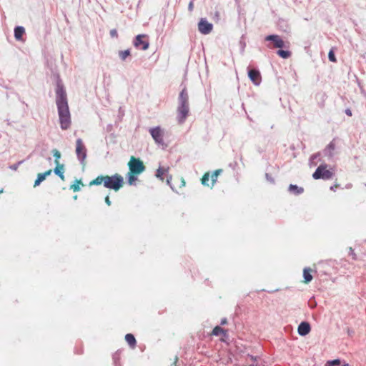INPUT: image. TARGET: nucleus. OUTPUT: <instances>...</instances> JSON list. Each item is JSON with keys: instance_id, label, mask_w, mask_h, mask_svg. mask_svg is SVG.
<instances>
[{"instance_id": "42", "label": "nucleus", "mask_w": 366, "mask_h": 366, "mask_svg": "<svg viewBox=\"0 0 366 366\" xmlns=\"http://www.w3.org/2000/svg\"><path fill=\"white\" fill-rule=\"evenodd\" d=\"M227 319L222 320L221 325H224V324H227Z\"/></svg>"}, {"instance_id": "15", "label": "nucleus", "mask_w": 366, "mask_h": 366, "mask_svg": "<svg viewBox=\"0 0 366 366\" xmlns=\"http://www.w3.org/2000/svg\"><path fill=\"white\" fill-rule=\"evenodd\" d=\"M25 33V29L23 26H18L14 29V37L16 40H21L23 34Z\"/></svg>"}, {"instance_id": "13", "label": "nucleus", "mask_w": 366, "mask_h": 366, "mask_svg": "<svg viewBox=\"0 0 366 366\" xmlns=\"http://www.w3.org/2000/svg\"><path fill=\"white\" fill-rule=\"evenodd\" d=\"M56 167L54 169L55 174L59 177L61 180H64V165L60 164L59 161H56Z\"/></svg>"}, {"instance_id": "39", "label": "nucleus", "mask_w": 366, "mask_h": 366, "mask_svg": "<svg viewBox=\"0 0 366 366\" xmlns=\"http://www.w3.org/2000/svg\"><path fill=\"white\" fill-rule=\"evenodd\" d=\"M193 8H194V4H193V1H190L189 5H188V10L189 11H192L193 10Z\"/></svg>"}, {"instance_id": "12", "label": "nucleus", "mask_w": 366, "mask_h": 366, "mask_svg": "<svg viewBox=\"0 0 366 366\" xmlns=\"http://www.w3.org/2000/svg\"><path fill=\"white\" fill-rule=\"evenodd\" d=\"M310 325L307 322H302L300 324L298 327V333L302 335L305 336L310 332Z\"/></svg>"}, {"instance_id": "40", "label": "nucleus", "mask_w": 366, "mask_h": 366, "mask_svg": "<svg viewBox=\"0 0 366 366\" xmlns=\"http://www.w3.org/2000/svg\"><path fill=\"white\" fill-rule=\"evenodd\" d=\"M339 187H340L339 184H335L333 186L330 187V189L332 190V191H335V189Z\"/></svg>"}, {"instance_id": "34", "label": "nucleus", "mask_w": 366, "mask_h": 366, "mask_svg": "<svg viewBox=\"0 0 366 366\" xmlns=\"http://www.w3.org/2000/svg\"><path fill=\"white\" fill-rule=\"evenodd\" d=\"M312 272V269L310 267H305L303 269V274H310V273Z\"/></svg>"}, {"instance_id": "24", "label": "nucleus", "mask_w": 366, "mask_h": 366, "mask_svg": "<svg viewBox=\"0 0 366 366\" xmlns=\"http://www.w3.org/2000/svg\"><path fill=\"white\" fill-rule=\"evenodd\" d=\"M129 55H130L129 49L119 51V56L122 61H124L127 59V57L129 56Z\"/></svg>"}, {"instance_id": "43", "label": "nucleus", "mask_w": 366, "mask_h": 366, "mask_svg": "<svg viewBox=\"0 0 366 366\" xmlns=\"http://www.w3.org/2000/svg\"><path fill=\"white\" fill-rule=\"evenodd\" d=\"M171 179H172V176H169V177H167V183L168 184H169Z\"/></svg>"}, {"instance_id": "8", "label": "nucleus", "mask_w": 366, "mask_h": 366, "mask_svg": "<svg viewBox=\"0 0 366 366\" xmlns=\"http://www.w3.org/2000/svg\"><path fill=\"white\" fill-rule=\"evenodd\" d=\"M265 41H271L273 44V48L285 47V42L282 38L276 34L268 35L265 37Z\"/></svg>"}, {"instance_id": "26", "label": "nucleus", "mask_w": 366, "mask_h": 366, "mask_svg": "<svg viewBox=\"0 0 366 366\" xmlns=\"http://www.w3.org/2000/svg\"><path fill=\"white\" fill-rule=\"evenodd\" d=\"M44 179H45V178L43 176V174L41 173H39L37 174V178L34 182V187H36L39 186L41 184V182H42Z\"/></svg>"}, {"instance_id": "5", "label": "nucleus", "mask_w": 366, "mask_h": 366, "mask_svg": "<svg viewBox=\"0 0 366 366\" xmlns=\"http://www.w3.org/2000/svg\"><path fill=\"white\" fill-rule=\"evenodd\" d=\"M327 164L320 165L312 174V177L315 179H322L325 180L330 179L333 177V172L329 169H327Z\"/></svg>"}, {"instance_id": "36", "label": "nucleus", "mask_w": 366, "mask_h": 366, "mask_svg": "<svg viewBox=\"0 0 366 366\" xmlns=\"http://www.w3.org/2000/svg\"><path fill=\"white\" fill-rule=\"evenodd\" d=\"M51 172H52L51 169H49V170H47L45 172L41 173V174H43V176L46 179V177L49 176L51 174Z\"/></svg>"}, {"instance_id": "31", "label": "nucleus", "mask_w": 366, "mask_h": 366, "mask_svg": "<svg viewBox=\"0 0 366 366\" xmlns=\"http://www.w3.org/2000/svg\"><path fill=\"white\" fill-rule=\"evenodd\" d=\"M22 162H23V161H20V162H17V163H16V164H14L11 165V166L9 167V168H10L11 169H12V170L16 171V170L18 169L19 166Z\"/></svg>"}, {"instance_id": "1", "label": "nucleus", "mask_w": 366, "mask_h": 366, "mask_svg": "<svg viewBox=\"0 0 366 366\" xmlns=\"http://www.w3.org/2000/svg\"><path fill=\"white\" fill-rule=\"evenodd\" d=\"M56 104L58 109L59 123L61 129L66 130L71 125V117L67 102V96L64 85L59 80L56 88Z\"/></svg>"}, {"instance_id": "35", "label": "nucleus", "mask_w": 366, "mask_h": 366, "mask_svg": "<svg viewBox=\"0 0 366 366\" xmlns=\"http://www.w3.org/2000/svg\"><path fill=\"white\" fill-rule=\"evenodd\" d=\"M313 276H304L305 279L303 280V282L307 284L312 280Z\"/></svg>"}, {"instance_id": "25", "label": "nucleus", "mask_w": 366, "mask_h": 366, "mask_svg": "<svg viewBox=\"0 0 366 366\" xmlns=\"http://www.w3.org/2000/svg\"><path fill=\"white\" fill-rule=\"evenodd\" d=\"M136 175H138L137 174H133L131 172H129L127 174L128 177V184L132 185L133 183L137 180Z\"/></svg>"}, {"instance_id": "3", "label": "nucleus", "mask_w": 366, "mask_h": 366, "mask_svg": "<svg viewBox=\"0 0 366 366\" xmlns=\"http://www.w3.org/2000/svg\"><path fill=\"white\" fill-rule=\"evenodd\" d=\"M123 184L124 179L120 174H115L112 176L105 175L104 186L106 188L117 192L123 187Z\"/></svg>"}, {"instance_id": "10", "label": "nucleus", "mask_w": 366, "mask_h": 366, "mask_svg": "<svg viewBox=\"0 0 366 366\" xmlns=\"http://www.w3.org/2000/svg\"><path fill=\"white\" fill-rule=\"evenodd\" d=\"M147 36L144 34H139L136 36L134 41V45L135 47H141L142 50H147L149 48V42L142 40V38L146 37Z\"/></svg>"}, {"instance_id": "9", "label": "nucleus", "mask_w": 366, "mask_h": 366, "mask_svg": "<svg viewBox=\"0 0 366 366\" xmlns=\"http://www.w3.org/2000/svg\"><path fill=\"white\" fill-rule=\"evenodd\" d=\"M213 29V25L209 23L206 19H201L198 24V29L202 34H209Z\"/></svg>"}, {"instance_id": "6", "label": "nucleus", "mask_w": 366, "mask_h": 366, "mask_svg": "<svg viewBox=\"0 0 366 366\" xmlns=\"http://www.w3.org/2000/svg\"><path fill=\"white\" fill-rule=\"evenodd\" d=\"M129 172L133 174H139L143 172L145 169V167L143 162L134 157H132L130 161L128 163Z\"/></svg>"}, {"instance_id": "45", "label": "nucleus", "mask_w": 366, "mask_h": 366, "mask_svg": "<svg viewBox=\"0 0 366 366\" xmlns=\"http://www.w3.org/2000/svg\"><path fill=\"white\" fill-rule=\"evenodd\" d=\"M181 182H182V186H184L185 185V181L183 178L181 179Z\"/></svg>"}, {"instance_id": "44", "label": "nucleus", "mask_w": 366, "mask_h": 366, "mask_svg": "<svg viewBox=\"0 0 366 366\" xmlns=\"http://www.w3.org/2000/svg\"><path fill=\"white\" fill-rule=\"evenodd\" d=\"M317 155H318V154H314V155H312V156L311 157V159H312V160H314L315 159H316V158L317 157Z\"/></svg>"}, {"instance_id": "27", "label": "nucleus", "mask_w": 366, "mask_h": 366, "mask_svg": "<svg viewBox=\"0 0 366 366\" xmlns=\"http://www.w3.org/2000/svg\"><path fill=\"white\" fill-rule=\"evenodd\" d=\"M52 154H53V156L55 158V164H56V161H59V159L61 158V153L60 152L56 149H54L52 150Z\"/></svg>"}, {"instance_id": "20", "label": "nucleus", "mask_w": 366, "mask_h": 366, "mask_svg": "<svg viewBox=\"0 0 366 366\" xmlns=\"http://www.w3.org/2000/svg\"><path fill=\"white\" fill-rule=\"evenodd\" d=\"M222 172V169H216L213 172V173L211 175V180H212V184L214 186V183L217 182V177L219 174H220Z\"/></svg>"}, {"instance_id": "23", "label": "nucleus", "mask_w": 366, "mask_h": 366, "mask_svg": "<svg viewBox=\"0 0 366 366\" xmlns=\"http://www.w3.org/2000/svg\"><path fill=\"white\" fill-rule=\"evenodd\" d=\"M277 54L283 59H287L291 56V52L290 51H285L282 49L278 50Z\"/></svg>"}, {"instance_id": "11", "label": "nucleus", "mask_w": 366, "mask_h": 366, "mask_svg": "<svg viewBox=\"0 0 366 366\" xmlns=\"http://www.w3.org/2000/svg\"><path fill=\"white\" fill-rule=\"evenodd\" d=\"M248 76L254 84L259 85L261 82V75L258 70L254 69H249Z\"/></svg>"}, {"instance_id": "28", "label": "nucleus", "mask_w": 366, "mask_h": 366, "mask_svg": "<svg viewBox=\"0 0 366 366\" xmlns=\"http://www.w3.org/2000/svg\"><path fill=\"white\" fill-rule=\"evenodd\" d=\"M209 179V174L208 172H207L203 175V177L202 178V184L203 185L208 186L209 185V184H208Z\"/></svg>"}, {"instance_id": "22", "label": "nucleus", "mask_w": 366, "mask_h": 366, "mask_svg": "<svg viewBox=\"0 0 366 366\" xmlns=\"http://www.w3.org/2000/svg\"><path fill=\"white\" fill-rule=\"evenodd\" d=\"M79 184H83L81 179H76L74 184L70 186V189L74 192H79L80 190Z\"/></svg>"}, {"instance_id": "18", "label": "nucleus", "mask_w": 366, "mask_h": 366, "mask_svg": "<svg viewBox=\"0 0 366 366\" xmlns=\"http://www.w3.org/2000/svg\"><path fill=\"white\" fill-rule=\"evenodd\" d=\"M104 179H105V176L99 175L97 178H95L94 179L91 181L89 182V185L90 186H92V185H100L102 183H103V184H104Z\"/></svg>"}, {"instance_id": "2", "label": "nucleus", "mask_w": 366, "mask_h": 366, "mask_svg": "<svg viewBox=\"0 0 366 366\" xmlns=\"http://www.w3.org/2000/svg\"><path fill=\"white\" fill-rule=\"evenodd\" d=\"M177 112V119L179 124H183L189 112V95L185 87L182 90L179 95Z\"/></svg>"}, {"instance_id": "47", "label": "nucleus", "mask_w": 366, "mask_h": 366, "mask_svg": "<svg viewBox=\"0 0 366 366\" xmlns=\"http://www.w3.org/2000/svg\"><path fill=\"white\" fill-rule=\"evenodd\" d=\"M2 192H3V189H1V190H0V193H2Z\"/></svg>"}, {"instance_id": "7", "label": "nucleus", "mask_w": 366, "mask_h": 366, "mask_svg": "<svg viewBox=\"0 0 366 366\" xmlns=\"http://www.w3.org/2000/svg\"><path fill=\"white\" fill-rule=\"evenodd\" d=\"M149 132L156 144L159 145L164 144V131L161 129L160 127L150 128Z\"/></svg>"}, {"instance_id": "19", "label": "nucleus", "mask_w": 366, "mask_h": 366, "mask_svg": "<svg viewBox=\"0 0 366 366\" xmlns=\"http://www.w3.org/2000/svg\"><path fill=\"white\" fill-rule=\"evenodd\" d=\"M169 168L159 167L156 172V177L163 181V174L167 172Z\"/></svg>"}, {"instance_id": "37", "label": "nucleus", "mask_w": 366, "mask_h": 366, "mask_svg": "<svg viewBox=\"0 0 366 366\" xmlns=\"http://www.w3.org/2000/svg\"><path fill=\"white\" fill-rule=\"evenodd\" d=\"M105 203L108 205V206H110L112 204V202L109 199V195H107L106 197H105Z\"/></svg>"}, {"instance_id": "4", "label": "nucleus", "mask_w": 366, "mask_h": 366, "mask_svg": "<svg viewBox=\"0 0 366 366\" xmlns=\"http://www.w3.org/2000/svg\"><path fill=\"white\" fill-rule=\"evenodd\" d=\"M75 152L77 159L80 162L81 164L84 167L86 165V148L81 139L79 138L76 141V149Z\"/></svg>"}, {"instance_id": "38", "label": "nucleus", "mask_w": 366, "mask_h": 366, "mask_svg": "<svg viewBox=\"0 0 366 366\" xmlns=\"http://www.w3.org/2000/svg\"><path fill=\"white\" fill-rule=\"evenodd\" d=\"M349 250H350V255H351V256H352V258L353 259H355L356 258V257H355V252H354L353 249H352V247H350V248H349Z\"/></svg>"}, {"instance_id": "30", "label": "nucleus", "mask_w": 366, "mask_h": 366, "mask_svg": "<svg viewBox=\"0 0 366 366\" xmlns=\"http://www.w3.org/2000/svg\"><path fill=\"white\" fill-rule=\"evenodd\" d=\"M328 58H329L330 61H331L332 62L336 61V58H335V54L332 50L330 51V52L328 54Z\"/></svg>"}, {"instance_id": "33", "label": "nucleus", "mask_w": 366, "mask_h": 366, "mask_svg": "<svg viewBox=\"0 0 366 366\" xmlns=\"http://www.w3.org/2000/svg\"><path fill=\"white\" fill-rule=\"evenodd\" d=\"M265 177H266L267 180L268 182H269L270 183H272V184L274 183V179L268 173L265 174Z\"/></svg>"}, {"instance_id": "21", "label": "nucleus", "mask_w": 366, "mask_h": 366, "mask_svg": "<svg viewBox=\"0 0 366 366\" xmlns=\"http://www.w3.org/2000/svg\"><path fill=\"white\" fill-rule=\"evenodd\" d=\"M221 334H224V335H226V330H224V329H222V327H220L219 326H216L212 332V335H215V336H218Z\"/></svg>"}, {"instance_id": "14", "label": "nucleus", "mask_w": 366, "mask_h": 366, "mask_svg": "<svg viewBox=\"0 0 366 366\" xmlns=\"http://www.w3.org/2000/svg\"><path fill=\"white\" fill-rule=\"evenodd\" d=\"M335 149V144L333 142H331L327 147L324 149L323 153L324 155L328 157L329 158H332L334 155L333 151Z\"/></svg>"}, {"instance_id": "41", "label": "nucleus", "mask_w": 366, "mask_h": 366, "mask_svg": "<svg viewBox=\"0 0 366 366\" xmlns=\"http://www.w3.org/2000/svg\"><path fill=\"white\" fill-rule=\"evenodd\" d=\"M345 114L350 117L352 116V111L350 109H346L345 111Z\"/></svg>"}, {"instance_id": "17", "label": "nucleus", "mask_w": 366, "mask_h": 366, "mask_svg": "<svg viewBox=\"0 0 366 366\" xmlns=\"http://www.w3.org/2000/svg\"><path fill=\"white\" fill-rule=\"evenodd\" d=\"M289 191L290 192L293 193L295 194H300L304 192V189L295 184H290L289 186Z\"/></svg>"}, {"instance_id": "29", "label": "nucleus", "mask_w": 366, "mask_h": 366, "mask_svg": "<svg viewBox=\"0 0 366 366\" xmlns=\"http://www.w3.org/2000/svg\"><path fill=\"white\" fill-rule=\"evenodd\" d=\"M340 365V360H334L332 361H328L326 364V365H331V366H336Z\"/></svg>"}, {"instance_id": "32", "label": "nucleus", "mask_w": 366, "mask_h": 366, "mask_svg": "<svg viewBox=\"0 0 366 366\" xmlns=\"http://www.w3.org/2000/svg\"><path fill=\"white\" fill-rule=\"evenodd\" d=\"M109 33H110V36L112 38H117L118 36L117 31L115 29H113L110 30Z\"/></svg>"}, {"instance_id": "46", "label": "nucleus", "mask_w": 366, "mask_h": 366, "mask_svg": "<svg viewBox=\"0 0 366 366\" xmlns=\"http://www.w3.org/2000/svg\"><path fill=\"white\" fill-rule=\"evenodd\" d=\"M342 366H350L348 363H345Z\"/></svg>"}, {"instance_id": "16", "label": "nucleus", "mask_w": 366, "mask_h": 366, "mask_svg": "<svg viewBox=\"0 0 366 366\" xmlns=\"http://www.w3.org/2000/svg\"><path fill=\"white\" fill-rule=\"evenodd\" d=\"M125 340L132 349L135 348L137 341L134 336L132 334H127L125 335Z\"/></svg>"}]
</instances>
